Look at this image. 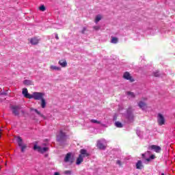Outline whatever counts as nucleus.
<instances>
[{
  "label": "nucleus",
  "instance_id": "nucleus-1",
  "mask_svg": "<svg viewBox=\"0 0 175 175\" xmlns=\"http://www.w3.org/2000/svg\"><path fill=\"white\" fill-rule=\"evenodd\" d=\"M68 140V135L64 131V130L60 129L59 133L56 135V141L58 143H65Z\"/></svg>",
  "mask_w": 175,
  "mask_h": 175
},
{
  "label": "nucleus",
  "instance_id": "nucleus-2",
  "mask_svg": "<svg viewBox=\"0 0 175 175\" xmlns=\"http://www.w3.org/2000/svg\"><path fill=\"white\" fill-rule=\"evenodd\" d=\"M10 109L12 111V114H14V116H16L17 117H18V116H20V113H21L23 116H24V114H25V111L22 110L21 106H20V105H12L10 107Z\"/></svg>",
  "mask_w": 175,
  "mask_h": 175
},
{
  "label": "nucleus",
  "instance_id": "nucleus-3",
  "mask_svg": "<svg viewBox=\"0 0 175 175\" xmlns=\"http://www.w3.org/2000/svg\"><path fill=\"white\" fill-rule=\"evenodd\" d=\"M122 77L124 79V80H128L130 81V83H134L135 81V78H133L132 75H131V73L128 71L124 72Z\"/></svg>",
  "mask_w": 175,
  "mask_h": 175
},
{
  "label": "nucleus",
  "instance_id": "nucleus-4",
  "mask_svg": "<svg viewBox=\"0 0 175 175\" xmlns=\"http://www.w3.org/2000/svg\"><path fill=\"white\" fill-rule=\"evenodd\" d=\"M43 96H44V94L42 92H33V95H31V99H35V100H42Z\"/></svg>",
  "mask_w": 175,
  "mask_h": 175
},
{
  "label": "nucleus",
  "instance_id": "nucleus-5",
  "mask_svg": "<svg viewBox=\"0 0 175 175\" xmlns=\"http://www.w3.org/2000/svg\"><path fill=\"white\" fill-rule=\"evenodd\" d=\"M166 120H165V117L162 113H158L157 115V124L162 126V125H165Z\"/></svg>",
  "mask_w": 175,
  "mask_h": 175
},
{
  "label": "nucleus",
  "instance_id": "nucleus-6",
  "mask_svg": "<svg viewBox=\"0 0 175 175\" xmlns=\"http://www.w3.org/2000/svg\"><path fill=\"white\" fill-rule=\"evenodd\" d=\"M96 147L97 148H98V150H106L107 145L106 144H103V143H102V141L98 140L96 142Z\"/></svg>",
  "mask_w": 175,
  "mask_h": 175
},
{
  "label": "nucleus",
  "instance_id": "nucleus-7",
  "mask_svg": "<svg viewBox=\"0 0 175 175\" xmlns=\"http://www.w3.org/2000/svg\"><path fill=\"white\" fill-rule=\"evenodd\" d=\"M64 162L66 163L70 162V163H72L74 162L73 159H72L71 152H68L66 154V157L64 158Z\"/></svg>",
  "mask_w": 175,
  "mask_h": 175
},
{
  "label": "nucleus",
  "instance_id": "nucleus-8",
  "mask_svg": "<svg viewBox=\"0 0 175 175\" xmlns=\"http://www.w3.org/2000/svg\"><path fill=\"white\" fill-rule=\"evenodd\" d=\"M22 94L25 96V98H27V99H32V95L28 93V89L23 88L22 91Z\"/></svg>",
  "mask_w": 175,
  "mask_h": 175
},
{
  "label": "nucleus",
  "instance_id": "nucleus-9",
  "mask_svg": "<svg viewBox=\"0 0 175 175\" xmlns=\"http://www.w3.org/2000/svg\"><path fill=\"white\" fill-rule=\"evenodd\" d=\"M79 152V156H81L83 159L90 156V153H88V152L85 149H81Z\"/></svg>",
  "mask_w": 175,
  "mask_h": 175
},
{
  "label": "nucleus",
  "instance_id": "nucleus-10",
  "mask_svg": "<svg viewBox=\"0 0 175 175\" xmlns=\"http://www.w3.org/2000/svg\"><path fill=\"white\" fill-rule=\"evenodd\" d=\"M149 150H154L155 152L159 153L162 150V148H160V146H158L157 145H152L149 146Z\"/></svg>",
  "mask_w": 175,
  "mask_h": 175
},
{
  "label": "nucleus",
  "instance_id": "nucleus-11",
  "mask_svg": "<svg viewBox=\"0 0 175 175\" xmlns=\"http://www.w3.org/2000/svg\"><path fill=\"white\" fill-rule=\"evenodd\" d=\"M127 117L129 118V120H133L134 117L133 116V113H132V108L129 107L127 109Z\"/></svg>",
  "mask_w": 175,
  "mask_h": 175
},
{
  "label": "nucleus",
  "instance_id": "nucleus-12",
  "mask_svg": "<svg viewBox=\"0 0 175 175\" xmlns=\"http://www.w3.org/2000/svg\"><path fill=\"white\" fill-rule=\"evenodd\" d=\"M39 38H36V37H33L32 38L30 39V43L31 44H33V45H36L39 43Z\"/></svg>",
  "mask_w": 175,
  "mask_h": 175
},
{
  "label": "nucleus",
  "instance_id": "nucleus-13",
  "mask_svg": "<svg viewBox=\"0 0 175 175\" xmlns=\"http://www.w3.org/2000/svg\"><path fill=\"white\" fill-rule=\"evenodd\" d=\"M59 65L62 66V68H66L68 66V62L65 59H61L58 62Z\"/></svg>",
  "mask_w": 175,
  "mask_h": 175
},
{
  "label": "nucleus",
  "instance_id": "nucleus-14",
  "mask_svg": "<svg viewBox=\"0 0 175 175\" xmlns=\"http://www.w3.org/2000/svg\"><path fill=\"white\" fill-rule=\"evenodd\" d=\"M136 167L138 169V170H142L143 167H144V165H143V162L141 160H139L136 163Z\"/></svg>",
  "mask_w": 175,
  "mask_h": 175
},
{
  "label": "nucleus",
  "instance_id": "nucleus-15",
  "mask_svg": "<svg viewBox=\"0 0 175 175\" xmlns=\"http://www.w3.org/2000/svg\"><path fill=\"white\" fill-rule=\"evenodd\" d=\"M84 162V159L79 155V157L77 158L76 165H81Z\"/></svg>",
  "mask_w": 175,
  "mask_h": 175
},
{
  "label": "nucleus",
  "instance_id": "nucleus-16",
  "mask_svg": "<svg viewBox=\"0 0 175 175\" xmlns=\"http://www.w3.org/2000/svg\"><path fill=\"white\" fill-rule=\"evenodd\" d=\"M138 106L140 109L144 110V109L147 107V104L143 101H139V103H138Z\"/></svg>",
  "mask_w": 175,
  "mask_h": 175
},
{
  "label": "nucleus",
  "instance_id": "nucleus-17",
  "mask_svg": "<svg viewBox=\"0 0 175 175\" xmlns=\"http://www.w3.org/2000/svg\"><path fill=\"white\" fill-rule=\"evenodd\" d=\"M23 84H25V85H33V81L26 79L23 81Z\"/></svg>",
  "mask_w": 175,
  "mask_h": 175
},
{
  "label": "nucleus",
  "instance_id": "nucleus-18",
  "mask_svg": "<svg viewBox=\"0 0 175 175\" xmlns=\"http://www.w3.org/2000/svg\"><path fill=\"white\" fill-rule=\"evenodd\" d=\"M16 142L18 143V146L19 147H23V138H21V137H17V139H16Z\"/></svg>",
  "mask_w": 175,
  "mask_h": 175
},
{
  "label": "nucleus",
  "instance_id": "nucleus-19",
  "mask_svg": "<svg viewBox=\"0 0 175 175\" xmlns=\"http://www.w3.org/2000/svg\"><path fill=\"white\" fill-rule=\"evenodd\" d=\"M33 111L36 113V114L40 116V117H42V118H43L44 120H46V116H44V115L42 114V113H40V111H39L38 109H33Z\"/></svg>",
  "mask_w": 175,
  "mask_h": 175
},
{
  "label": "nucleus",
  "instance_id": "nucleus-20",
  "mask_svg": "<svg viewBox=\"0 0 175 175\" xmlns=\"http://www.w3.org/2000/svg\"><path fill=\"white\" fill-rule=\"evenodd\" d=\"M46 100L43 98L41 99V107H42V109H44V107H46Z\"/></svg>",
  "mask_w": 175,
  "mask_h": 175
},
{
  "label": "nucleus",
  "instance_id": "nucleus-21",
  "mask_svg": "<svg viewBox=\"0 0 175 175\" xmlns=\"http://www.w3.org/2000/svg\"><path fill=\"white\" fill-rule=\"evenodd\" d=\"M111 43H113L114 44H116V43H118V38H117L116 37H112Z\"/></svg>",
  "mask_w": 175,
  "mask_h": 175
},
{
  "label": "nucleus",
  "instance_id": "nucleus-22",
  "mask_svg": "<svg viewBox=\"0 0 175 175\" xmlns=\"http://www.w3.org/2000/svg\"><path fill=\"white\" fill-rule=\"evenodd\" d=\"M51 69L52 70H61V67H58L57 66H51Z\"/></svg>",
  "mask_w": 175,
  "mask_h": 175
},
{
  "label": "nucleus",
  "instance_id": "nucleus-23",
  "mask_svg": "<svg viewBox=\"0 0 175 175\" xmlns=\"http://www.w3.org/2000/svg\"><path fill=\"white\" fill-rule=\"evenodd\" d=\"M33 150H36L38 152H40V151L42 150V147L38 146V145H34L33 146Z\"/></svg>",
  "mask_w": 175,
  "mask_h": 175
},
{
  "label": "nucleus",
  "instance_id": "nucleus-24",
  "mask_svg": "<svg viewBox=\"0 0 175 175\" xmlns=\"http://www.w3.org/2000/svg\"><path fill=\"white\" fill-rule=\"evenodd\" d=\"M46 151H49L48 147L41 148V151L40 152V154H44V152H46Z\"/></svg>",
  "mask_w": 175,
  "mask_h": 175
},
{
  "label": "nucleus",
  "instance_id": "nucleus-25",
  "mask_svg": "<svg viewBox=\"0 0 175 175\" xmlns=\"http://www.w3.org/2000/svg\"><path fill=\"white\" fill-rule=\"evenodd\" d=\"M115 126L117 128H122V126H123L122 123H121L120 122H115Z\"/></svg>",
  "mask_w": 175,
  "mask_h": 175
},
{
  "label": "nucleus",
  "instance_id": "nucleus-26",
  "mask_svg": "<svg viewBox=\"0 0 175 175\" xmlns=\"http://www.w3.org/2000/svg\"><path fill=\"white\" fill-rule=\"evenodd\" d=\"M100 20H102V16L97 15L95 18V23H99V21H100Z\"/></svg>",
  "mask_w": 175,
  "mask_h": 175
},
{
  "label": "nucleus",
  "instance_id": "nucleus-27",
  "mask_svg": "<svg viewBox=\"0 0 175 175\" xmlns=\"http://www.w3.org/2000/svg\"><path fill=\"white\" fill-rule=\"evenodd\" d=\"M90 122H92L93 124H101L100 121H98V120H94V119H92L90 120Z\"/></svg>",
  "mask_w": 175,
  "mask_h": 175
},
{
  "label": "nucleus",
  "instance_id": "nucleus-28",
  "mask_svg": "<svg viewBox=\"0 0 175 175\" xmlns=\"http://www.w3.org/2000/svg\"><path fill=\"white\" fill-rule=\"evenodd\" d=\"M21 152H24L25 151V148H27V144H24L22 146H21Z\"/></svg>",
  "mask_w": 175,
  "mask_h": 175
},
{
  "label": "nucleus",
  "instance_id": "nucleus-29",
  "mask_svg": "<svg viewBox=\"0 0 175 175\" xmlns=\"http://www.w3.org/2000/svg\"><path fill=\"white\" fill-rule=\"evenodd\" d=\"M153 76H154V77H159L161 76V75H159V71L154 72Z\"/></svg>",
  "mask_w": 175,
  "mask_h": 175
},
{
  "label": "nucleus",
  "instance_id": "nucleus-30",
  "mask_svg": "<svg viewBox=\"0 0 175 175\" xmlns=\"http://www.w3.org/2000/svg\"><path fill=\"white\" fill-rule=\"evenodd\" d=\"M127 95H130V96H131V98H135V93L131 92H127Z\"/></svg>",
  "mask_w": 175,
  "mask_h": 175
},
{
  "label": "nucleus",
  "instance_id": "nucleus-31",
  "mask_svg": "<svg viewBox=\"0 0 175 175\" xmlns=\"http://www.w3.org/2000/svg\"><path fill=\"white\" fill-rule=\"evenodd\" d=\"M40 10H41V12H44V10H46V7H44V5H41L40 8H39Z\"/></svg>",
  "mask_w": 175,
  "mask_h": 175
},
{
  "label": "nucleus",
  "instance_id": "nucleus-32",
  "mask_svg": "<svg viewBox=\"0 0 175 175\" xmlns=\"http://www.w3.org/2000/svg\"><path fill=\"white\" fill-rule=\"evenodd\" d=\"M64 174H72V171L70 170H67V171H64Z\"/></svg>",
  "mask_w": 175,
  "mask_h": 175
},
{
  "label": "nucleus",
  "instance_id": "nucleus-33",
  "mask_svg": "<svg viewBox=\"0 0 175 175\" xmlns=\"http://www.w3.org/2000/svg\"><path fill=\"white\" fill-rule=\"evenodd\" d=\"M85 31H87V28L83 27L82 31H81V33H85Z\"/></svg>",
  "mask_w": 175,
  "mask_h": 175
},
{
  "label": "nucleus",
  "instance_id": "nucleus-34",
  "mask_svg": "<svg viewBox=\"0 0 175 175\" xmlns=\"http://www.w3.org/2000/svg\"><path fill=\"white\" fill-rule=\"evenodd\" d=\"M150 158V159H155V155L154 154H151Z\"/></svg>",
  "mask_w": 175,
  "mask_h": 175
},
{
  "label": "nucleus",
  "instance_id": "nucleus-35",
  "mask_svg": "<svg viewBox=\"0 0 175 175\" xmlns=\"http://www.w3.org/2000/svg\"><path fill=\"white\" fill-rule=\"evenodd\" d=\"M94 29H96V31H98V29H99V26H94Z\"/></svg>",
  "mask_w": 175,
  "mask_h": 175
},
{
  "label": "nucleus",
  "instance_id": "nucleus-36",
  "mask_svg": "<svg viewBox=\"0 0 175 175\" xmlns=\"http://www.w3.org/2000/svg\"><path fill=\"white\" fill-rule=\"evenodd\" d=\"M116 163H117V165H121V161L118 160V161H116Z\"/></svg>",
  "mask_w": 175,
  "mask_h": 175
},
{
  "label": "nucleus",
  "instance_id": "nucleus-37",
  "mask_svg": "<svg viewBox=\"0 0 175 175\" xmlns=\"http://www.w3.org/2000/svg\"><path fill=\"white\" fill-rule=\"evenodd\" d=\"M55 39H57V40H58V39H59V37H58V34H55Z\"/></svg>",
  "mask_w": 175,
  "mask_h": 175
},
{
  "label": "nucleus",
  "instance_id": "nucleus-38",
  "mask_svg": "<svg viewBox=\"0 0 175 175\" xmlns=\"http://www.w3.org/2000/svg\"><path fill=\"white\" fill-rule=\"evenodd\" d=\"M2 137V129H0V139Z\"/></svg>",
  "mask_w": 175,
  "mask_h": 175
},
{
  "label": "nucleus",
  "instance_id": "nucleus-39",
  "mask_svg": "<svg viewBox=\"0 0 175 175\" xmlns=\"http://www.w3.org/2000/svg\"><path fill=\"white\" fill-rule=\"evenodd\" d=\"M1 95H8V93H6V92H2V93L1 94Z\"/></svg>",
  "mask_w": 175,
  "mask_h": 175
},
{
  "label": "nucleus",
  "instance_id": "nucleus-40",
  "mask_svg": "<svg viewBox=\"0 0 175 175\" xmlns=\"http://www.w3.org/2000/svg\"><path fill=\"white\" fill-rule=\"evenodd\" d=\"M53 175H59V172H55Z\"/></svg>",
  "mask_w": 175,
  "mask_h": 175
},
{
  "label": "nucleus",
  "instance_id": "nucleus-41",
  "mask_svg": "<svg viewBox=\"0 0 175 175\" xmlns=\"http://www.w3.org/2000/svg\"><path fill=\"white\" fill-rule=\"evenodd\" d=\"M146 161H147V162H150V161H151V159L150 158L146 159Z\"/></svg>",
  "mask_w": 175,
  "mask_h": 175
},
{
  "label": "nucleus",
  "instance_id": "nucleus-42",
  "mask_svg": "<svg viewBox=\"0 0 175 175\" xmlns=\"http://www.w3.org/2000/svg\"><path fill=\"white\" fill-rule=\"evenodd\" d=\"M145 157H146V154H142V158H145Z\"/></svg>",
  "mask_w": 175,
  "mask_h": 175
},
{
  "label": "nucleus",
  "instance_id": "nucleus-43",
  "mask_svg": "<svg viewBox=\"0 0 175 175\" xmlns=\"http://www.w3.org/2000/svg\"><path fill=\"white\" fill-rule=\"evenodd\" d=\"M161 175H165V174L162 173Z\"/></svg>",
  "mask_w": 175,
  "mask_h": 175
}]
</instances>
